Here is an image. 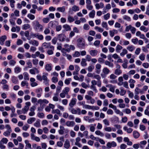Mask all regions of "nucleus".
Returning a JSON list of instances; mask_svg holds the SVG:
<instances>
[{
  "mask_svg": "<svg viewBox=\"0 0 149 149\" xmlns=\"http://www.w3.org/2000/svg\"><path fill=\"white\" fill-rule=\"evenodd\" d=\"M77 101V100L76 98H72L69 104V106L70 107H72L76 104Z\"/></svg>",
  "mask_w": 149,
  "mask_h": 149,
  "instance_id": "obj_7",
  "label": "nucleus"
},
{
  "mask_svg": "<svg viewBox=\"0 0 149 149\" xmlns=\"http://www.w3.org/2000/svg\"><path fill=\"white\" fill-rule=\"evenodd\" d=\"M11 132V131L7 130L3 133V134L6 136H8L10 135V133Z\"/></svg>",
  "mask_w": 149,
  "mask_h": 149,
  "instance_id": "obj_51",
  "label": "nucleus"
},
{
  "mask_svg": "<svg viewBox=\"0 0 149 149\" xmlns=\"http://www.w3.org/2000/svg\"><path fill=\"white\" fill-rule=\"evenodd\" d=\"M35 126L37 127H40V120H37L36 122L34 124Z\"/></svg>",
  "mask_w": 149,
  "mask_h": 149,
  "instance_id": "obj_37",
  "label": "nucleus"
},
{
  "mask_svg": "<svg viewBox=\"0 0 149 149\" xmlns=\"http://www.w3.org/2000/svg\"><path fill=\"white\" fill-rule=\"evenodd\" d=\"M127 53V50L125 49H123L122 52L120 53V55L122 56H124V55Z\"/></svg>",
  "mask_w": 149,
  "mask_h": 149,
  "instance_id": "obj_36",
  "label": "nucleus"
},
{
  "mask_svg": "<svg viewBox=\"0 0 149 149\" xmlns=\"http://www.w3.org/2000/svg\"><path fill=\"white\" fill-rule=\"evenodd\" d=\"M15 1L14 0H10V5L11 8H14L15 7L14 3H15Z\"/></svg>",
  "mask_w": 149,
  "mask_h": 149,
  "instance_id": "obj_58",
  "label": "nucleus"
},
{
  "mask_svg": "<svg viewBox=\"0 0 149 149\" xmlns=\"http://www.w3.org/2000/svg\"><path fill=\"white\" fill-rule=\"evenodd\" d=\"M52 80L53 83H56L58 81V79L56 77H53L52 79Z\"/></svg>",
  "mask_w": 149,
  "mask_h": 149,
  "instance_id": "obj_50",
  "label": "nucleus"
},
{
  "mask_svg": "<svg viewBox=\"0 0 149 149\" xmlns=\"http://www.w3.org/2000/svg\"><path fill=\"white\" fill-rule=\"evenodd\" d=\"M45 69L48 72H49L52 70V67L51 64H47L45 65Z\"/></svg>",
  "mask_w": 149,
  "mask_h": 149,
  "instance_id": "obj_18",
  "label": "nucleus"
},
{
  "mask_svg": "<svg viewBox=\"0 0 149 149\" xmlns=\"http://www.w3.org/2000/svg\"><path fill=\"white\" fill-rule=\"evenodd\" d=\"M29 107L28 106H25L24 108L22 109V113L25 114L29 110Z\"/></svg>",
  "mask_w": 149,
  "mask_h": 149,
  "instance_id": "obj_31",
  "label": "nucleus"
},
{
  "mask_svg": "<svg viewBox=\"0 0 149 149\" xmlns=\"http://www.w3.org/2000/svg\"><path fill=\"white\" fill-rule=\"evenodd\" d=\"M120 95H125L126 93V91L125 90H124L123 88H120Z\"/></svg>",
  "mask_w": 149,
  "mask_h": 149,
  "instance_id": "obj_44",
  "label": "nucleus"
},
{
  "mask_svg": "<svg viewBox=\"0 0 149 149\" xmlns=\"http://www.w3.org/2000/svg\"><path fill=\"white\" fill-rule=\"evenodd\" d=\"M95 30H97L98 31L100 32H102L104 31L103 29L97 26H95Z\"/></svg>",
  "mask_w": 149,
  "mask_h": 149,
  "instance_id": "obj_56",
  "label": "nucleus"
},
{
  "mask_svg": "<svg viewBox=\"0 0 149 149\" xmlns=\"http://www.w3.org/2000/svg\"><path fill=\"white\" fill-rule=\"evenodd\" d=\"M90 88L96 93L97 92V90L96 89V86H95L91 85L90 86Z\"/></svg>",
  "mask_w": 149,
  "mask_h": 149,
  "instance_id": "obj_54",
  "label": "nucleus"
},
{
  "mask_svg": "<svg viewBox=\"0 0 149 149\" xmlns=\"http://www.w3.org/2000/svg\"><path fill=\"white\" fill-rule=\"evenodd\" d=\"M11 81L12 82L15 84H16L18 82L17 78L14 76L12 77Z\"/></svg>",
  "mask_w": 149,
  "mask_h": 149,
  "instance_id": "obj_26",
  "label": "nucleus"
},
{
  "mask_svg": "<svg viewBox=\"0 0 149 149\" xmlns=\"http://www.w3.org/2000/svg\"><path fill=\"white\" fill-rule=\"evenodd\" d=\"M102 25L103 27L105 28L107 30L108 29L107 24L106 22H102Z\"/></svg>",
  "mask_w": 149,
  "mask_h": 149,
  "instance_id": "obj_42",
  "label": "nucleus"
},
{
  "mask_svg": "<svg viewBox=\"0 0 149 149\" xmlns=\"http://www.w3.org/2000/svg\"><path fill=\"white\" fill-rule=\"evenodd\" d=\"M35 120L36 118H31L28 120L27 122L28 123L31 124Z\"/></svg>",
  "mask_w": 149,
  "mask_h": 149,
  "instance_id": "obj_30",
  "label": "nucleus"
},
{
  "mask_svg": "<svg viewBox=\"0 0 149 149\" xmlns=\"http://www.w3.org/2000/svg\"><path fill=\"white\" fill-rule=\"evenodd\" d=\"M111 8V6L109 3L107 4L105 6V8L103 9V14L106 13V9L109 10Z\"/></svg>",
  "mask_w": 149,
  "mask_h": 149,
  "instance_id": "obj_20",
  "label": "nucleus"
},
{
  "mask_svg": "<svg viewBox=\"0 0 149 149\" xmlns=\"http://www.w3.org/2000/svg\"><path fill=\"white\" fill-rule=\"evenodd\" d=\"M86 60L84 58H83L81 59V65L83 67H85L87 65Z\"/></svg>",
  "mask_w": 149,
  "mask_h": 149,
  "instance_id": "obj_19",
  "label": "nucleus"
},
{
  "mask_svg": "<svg viewBox=\"0 0 149 149\" xmlns=\"http://www.w3.org/2000/svg\"><path fill=\"white\" fill-rule=\"evenodd\" d=\"M116 146L117 144L114 141H112L111 142H108L107 144V146L109 148H111L112 147H115Z\"/></svg>",
  "mask_w": 149,
  "mask_h": 149,
  "instance_id": "obj_6",
  "label": "nucleus"
},
{
  "mask_svg": "<svg viewBox=\"0 0 149 149\" xmlns=\"http://www.w3.org/2000/svg\"><path fill=\"white\" fill-rule=\"evenodd\" d=\"M60 130H58V132L59 134L61 135H63L64 134V127L62 126H60Z\"/></svg>",
  "mask_w": 149,
  "mask_h": 149,
  "instance_id": "obj_21",
  "label": "nucleus"
},
{
  "mask_svg": "<svg viewBox=\"0 0 149 149\" xmlns=\"http://www.w3.org/2000/svg\"><path fill=\"white\" fill-rule=\"evenodd\" d=\"M21 85L22 87H24L25 86H27L29 85V84L27 81H23L21 82Z\"/></svg>",
  "mask_w": 149,
  "mask_h": 149,
  "instance_id": "obj_48",
  "label": "nucleus"
},
{
  "mask_svg": "<svg viewBox=\"0 0 149 149\" xmlns=\"http://www.w3.org/2000/svg\"><path fill=\"white\" fill-rule=\"evenodd\" d=\"M65 38L66 36L65 35L62 33L59 34L58 36V38L61 41H64Z\"/></svg>",
  "mask_w": 149,
  "mask_h": 149,
  "instance_id": "obj_10",
  "label": "nucleus"
},
{
  "mask_svg": "<svg viewBox=\"0 0 149 149\" xmlns=\"http://www.w3.org/2000/svg\"><path fill=\"white\" fill-rule=\"evenodd\" d=\"M107 113L108 115H112L113 113V112L112 109H109L107 111Z\"/></svg>",
  "mask_w": 149,
  "mask_h": 149,
  "instance_id": "obj_64",
  "label": "nucleus"
},
{
  "mask_svg": "<svg viewBox=\"0 0 149 149\" xmlns=\"http://www.w3.org/2000/svg\"><path fill=\"white\" fill-rule=\"evenodd\" d=\"M63 27L64 29L66 31H70L71 30V28L70 26L67 24L63 25Z\"/></svg>",
  "mask_w": 149,
  "mask_h": 149,
  "instance_id": "obj_23",
  "label": "nucleus"
},
{
  "mask_svg": "<svg viewBox=\"0 0 149 149\" xmlns=\"http://www.w3.org/2000/svg\"><path fill=\"white\" fill-rule=\"evenodd\" d=\"M21 70V68L19 67H16L14 68V72L16 74L20 72Z\"/></svg>",
  "mask_w": 149,
  "mask_h": 149,
  "instance_id": "obj_27",
  "label": "nucleus"
},
{
  "mask_svg": "<svg viewBox=\"0 0 149 149\" xmlns=\"http://www.w3.org/2000/svg\"><path fill=\"white\" fill-rule=\"evenodd\" d=\"M57 10L59 12L63 13L65 10V7L63 6L61 7H58L57 8Z\"/></svg>",
  "mask_w": 149,
  "mask_h": 149,
  "instance_id": "obj_28",
  "label": "nucleus"
},
{
  "mask_svg": "<svg viewBox=\"0 0 149 149\" xmlns=\"http://www.w3.org/2000/svg\"><path fill=\"white\" fill-rule=\"evenodd\" d=\"M24 79L25 80H28L29 79V75L26 72H24L23 74Z\"/></svg>",
  "mask_w": 149,
  "mask_h": 149,
  "instance_id": "obj_39",
  "label": "nucleus"
},
{
  "mask_svg": "<svg viewBox=\"0 0 149 149\" xmlns=\"http://www.w3.org/2000/svg\"><path fill=\"white\" fill-rule=\"evenodd\" d=\"M27 17L31 20H33L35 18V16L31 14H28L27 15Z\"/></svg>",
  "mask_w": 149,
  "mask_h": 149,
  "instance_id": "obj_53",
  "label": "nucleus"
},
{
  "mask_svg": "<svg viewBox=\"0 0 149 149\" xmlns=\"http://www.w3.org/2000/svg\"><path fill=\"white\" fill-rule=\"evenodd\" d=\"M115 112L117 114H119L120 116H123V113L121 111H120V110L117 109V108H116V109L115 110Z\"/></svg>",
  "mask_w": 149,
  "mask_h": 149,
  "instance_id": "obj_45",
  "label": "nucleus"
},
{
  "mask_svg": "<svg viewBox=\"0 0 149 149\" xmlns=\"http://www.w3.org/2000/svg\"><path fill=\"white\" fill-rule=\"evenodd\" d=\"M69 110L73 114H78L79 115L81 114V109L79 108H77L76 109L74 108L69 109Z\"/></svg>",
  "mask_w": 149,
  "mask_h": 149,
  "instance_id": "obj_5",
  "label": "nucleus"
},
{
  "mask_svg": "<svg viewBox=\"0 0 149 149\" xmlns=\"http://www.w3.org/2000/svg\"><path fill=\"white\" fill-rule=\"evenodd\" d=\"M110 17V14L108 13L104 16V18L106 20L108 19Z\"/></svg>",
  "mask_w": 149,
  "mask_h": 149,
  "instance_id": "obj_59",
  "label": "nucleus"
},
{
  "mask_svg": "<svg viewBox=\"0 0 149 149\" xmlns=\"http://www.w3.org/2000/svg\"><path fill=\"white\" fill-rule=\"evenodd\" d=\"M140 29L141 30L143 31L144 32H146L148 31V29L143 26H141L140 28Z\"/></svg>",
  "mask_w": 149,
  "mask_h": 149,
  "instance_id": "obj_41",
  "label": "nucleus"
},
{
  "mask_svg": "<svg viewBox=\"0 0 149 149\" xmlns=\"http://www.w3.org/2000/svg\"><path fill=\"white\" fill-rule=\"evenodd\" d=\"M72 10L74 11L75 12L77 11H78L79 10V8L78 6L74 5L72 7Z\"/></svg>",
  "mask_w": 149,
  "mask_h": 149,
  "instance_id": "obj_63",
  "label": "nucleus"
},
{
  "mask_svg": "<svg viewBox=\"0 0 149 149\" xmlns=\"http://www.w3.org/2000/svg\"><path fill=\"white\" fill-rule=\"evenodd\" d=\"M80 56V53L78 51H75L74 54L73 55V56L74 57H78Z\"/></svg>",
  "mask_w": 149,
  "mask_h": 149,
  "instance_id": "obj_60",
  "label": "nucleus"
},
{
  "mask_svg": "<svg viewBox=\"0 0 149 149\" xmlns=\"http://www.w3.org/2000/svg\"><path fill=\"white\" fill-rule=\"evenodd\" d=\"M6 36L4 35L1 36L0 38V44L1 45H2L4 44V42L6 39Z\"/></svg>",
  "mask_w": 149,
  "mask_h": 149,
  "instance_id": "obj_12",
  "label": "nucleus"
},
{
  "mask_svg": "<svg viewBox=\"0 0 149 149\" xmlns=\"http://www.w3.org/2000/svg\"><path fill=\"white\" fill-rule=\"evenodd\" d=\"M135 49V47L133 45L128 46L127 47V49L130 52H132Z\"/></svg>",
  "mask_w": 149,
  "mask_h": 149,
  "instance_id": "obj_43",
  "label": "nucleus"
},
{
  "mask_svg": "<svg viewBox=\"0 0 149 149\" xmlns=\"http://www.w3.org/2000/svg\"><path fill=\"white\" fill-rule=\"evenodd\" d=\"M123 49V47L118 44L116 46V52L118 53H119L120 52V50H121Z\"/></svg>",
  "mask_w": 149,
  "mask_h": 149,
  "instance_id": "obj_24",
  "label": "nucleus"
},
{
  "mask_svg": "<svg viewBox=\"0 0 149 149\" xmlns=\"http://www.w3.org/2000/svg\"><path fill=\"white\" fill-rule=\"evenodd\" d=\"M81 86L83 88L85 89H86L89 87V86L88 85L84 82H82L81 84Z\"/></svg>",
  "mask_w": 149,
  "mask_h": 149,
  "instance_id": "obj_62",
  "label": "nucleus"
},
{
  "mask_svg": "<svg viewBox=\"0 0 149 149\" xmlns=\"http://www.w3.org/2000/svg\"><path fill=\"white\" fill-rule=\"evenodd\" d=\"M76 142L75 143V145L79 147H81L82 146L81 144L79 142L80 141L81 139L79 137H77L76 138Z\"/></svg>",
  "mask_w": 149,
  "mask_h": 149,
  "instance_id": "obj_11",
  "label": "nucleus"
},
{
  "mask_svg": "<svg viewBox=\"0 0 149 149\" xmlns=\"http://www.w3.org/2000/svg\"><path fill=\"white\" fill-rule=\"evenodd\" d=\"M77 45L79 48H84L85 46V43L83 41V39L82 38H80L77 40Z\"/></svg>",
  "mask_w": 149,
  "mask_h": 149,
  "instance_id": "obj_3",
  "label": "nucleus"
},
{
  "mask_svg": "<svg viewBox=\"0 0 149 149\" xmlns=\"http://www.w3.org/2000/svg\"><path fill=\"white\" fill-rule=\"evenodd\" d=\"M50 31L49 29V28H46L44 31V33L46 35L49 34L50 33Z\"/></svg>",
  "mask_w": 149,
  "mask_h": 149,
  "instance_id": "obj_47",
  "label": "nucleus"
},
{
  "mask_svg": "<svg viewBox=\"0 0 149 149\" xmlns=\"http://www.w3.org/2000/svg\"><path fill=\"white\" fill-rule=\"evenodd\" d=\"M101 65L99 64H97L95 66L96 72L97 74L100 73Z\"/></svg>",
  "mask_w": 149,
  "mask_h": 149,
  "instance_id": "obj_16",
  "label": "nucleus"
},
{
  "mask_svg": "<svg viewBox=\"0 0 149 149\" xmlns=\"http://www.w3.org/2000/svg\"><path fill=\"white\" fill-rule=\"evenodd\" d=\"M123 19L129 22L131 20L130 17L127 15H125L123 16Z\"/></svg>",
  "mask_w": 149,
  "mask_h": 149,
  "instance_id": "obj_46",
  "label": "nucleus"
},
{
  "mask_svg": "<svg viewBox=\"0 0 149 149\" xmlns=\"http://www.w3.org/2000/svg\"><path fill=\"white\" fill-rule=\"evenodd\" d=\"M70 146V142L67 139L64 144V147L66 149H68Z\"/></svg>",
  "mask_w": 149,
  "mask_h": 149,
  "instance_id": "obj_17",
  "label": "nucleus"
},
{
  "mask_svg": "<svg viewBox=\"0 0 149 149\" xmlns=\"http://www.w3.org/2000/svg\"><path fill=\"white\" fill-rule=\"evenodd\" d=\"M95 133L96 135L100 136L101 137H103L104 136V134L99 130L96 131Z\"/></svg>",
  "mask_w": 149,
  "mask_h": 149,
  "instance_id": "obj_34",
  "label": "nucleus"
},
{
  "mask_svg": "<svg viewBox=\"0 0 149 149\" xmlns=\"http://www.w3.org/2000/svg\"><path fill=\"white\" fill-rule=\"evenodd\" d=\"M114 73L115 74L118 75L122 73V71L120 69H116Z\"/></svg>",
  "mask_w": 149,
  "mask_h": 149,
  "instance_id": "obj_25",
  "label": "nucleus"
},
{
  "mask_svg": "<svg viewBox=\"0 0 149 149\" xmlns=\"http://www.w3.org/2000/svg\"><path fill=\"white\" fill-rule=\"evenodd\" d=\"M38 103L40 104V107H43L45 105L43 104V102L42 99H39L38 101Z\"/></svg>",
  "mask_w": 149,
  "mask_h": 149,
  "instance_id": "obj_52",
  "label": "nucleus"
},
{
  "mask_svg": "<svg viewBox=\"0 0 149 149\" xmlns=\"http://www.w3.org/2000/svg\"><path fill=\"white\" fill-rule=\"evenodd\" d=\"M75 124V123L74 121H68L65 123V125L68 127H73Z\"/></svg>",
  "mask_w": 149,
  "mask_h": 149,
  "instance_id": "obj_9",
  "label": "nucleus"
},
{
  "mask_svg": "<svg viewBox=\"0 0 149 149\" xmlns=\"http://www.w3.org/2000/svg\"><path fill=\"white\" fill-rule=\"evenodd\" d=\"M29 72L31 74H35L36 72L38 73L39 72L37 68H34L33 69L30 70Z\"/></svg>",
  "mask_w": 149,
  "mask_h": 149,
  "instance_id": "obj_14",
  "label": "nucleus"
},
{
  "mask_svg": "<svg viewBox=\"0 0 149 149\" xmlns=\"http://www.w3.org/2000/svg\"><path fill=\"white\" fill-rule=\"evenodd\" d=\"M98 52L96 50H91L89 52L90 54L92 56H96Z\"/></svg>",
  "mask_w": 149,
  "mask_h": 149,
  "instance_id": "obj_15",
  "label": "nucleus"
},
{
  "mask_svg": "<svg viewBox=\"0 0 149 149\" xmlns=\"http://www.w3.org/2000/svg\"><path fill=\"white\" fill-rule=\"evenodd\" d=\"M9 63L10 66H14L16 63V62L13 60H11L10 61Z\"/></svg>",
  "mask_w": 149,
  "mask_h": 149,
  "instance_id": "obj_49",
  "label": "nucleus"
},
{
  "mask_svg": "<svg viewBox=\"0 0 149 149\" xmlns=\"http://www.w3.org/2000/svg\"><path fill=\"white\" fill-rule=\"evenodd\" d=\"M93 78L97 79L98 81H100L101 77L99 75L95 74L93 76Z\"/></svg>",
  "mask_w": 149,
  "mask_h": 149,
  "instance_id": "obj_61",
  "label": "nucleus"
},
{
  "mask_svg": "<svg viewBox=\"0 0 149 149\" xmlns=\"http://www.w3.org/2000/svg\"><path fill=\"white\" fill-rule=\"evenodd\" d=\"M95 124H92L90 125V130L92 132H94L95 129Z\"/></svg>",
  "mask_w": 149,
  "mask_h": 149,
  "instance_id": "obj_38",
  "label": "nucleus"
},
{
  "mask_svg": "<svg viewBox=\"0 0 149 149\" xmlns=\"http://www.w3.org/2000/svg\"><path fill=\"white\" fill-rule=\"evenodd\" d=\"M144 93L143 91L141 90L139 88L136 87L135 90V93L136 95H138L139 93L143 94Z\"/></svg>",
  "mask_w": 149,
  "mask_h": 149,
  "instance_id": "obj_13",
  "label": "nucleus"
},
{
  "mask_svg": "<svg viewBox=\"0 0 149 149\" xmlns=\"http://www.w3.org/2000/svg\"><path fill=\"white\" fill-rule=\"evenodd\" d=\"M133 135L134 137L136 139L138 138L140 136L139 134V132L136 131H134L133 132Z\"/></svg>",
  "mask_w": 149,
  "mask_h": 149,
  "instance_id": "obj_29",
  "label": "nucleus"
},
{
  "mask_svg": "<svg viewBox=\"0 0 149 149\" xmlns=\"http://www.w3.org/2000/svg\"><path fill=\"white\" fill-rule=\"evenodd\" d=\"M32 26L34 30L37 32L42 31L43 29V26L39 23L37 20H35L32 22Z\"/></svg>",
  "mask_w": 149,
  "mask_h": 149,
  "instance_id": "obj_1",
  "label": "nucleus"
},
{
  "mask_svg": "<svg viewBox=\"0 0 149 149\" xmlns=\"http://www.w3.org/2000/svg\"><path fill=\"white\" fill-rule=\"evenodd\" d=\"M29 42L30 44H31L32 45L36 47L38 46L39 45L38 42V41L35 40H30L29 41Z\"/></svg>",
  "mask_w": 149,
  "mask_h": 149,
  "instance_id": "obj_8",
  "label": "nucleus"
},
{
  "mask_svg": "<svg viewBox=\"0 0 149 149\" xmlns=\"http://www.w3.org/2000/svg\"><path fill=\"white\" fill-rule=\"evenodd\" d=\"M94 67L93 65H91L88 67L87 69L89 72H91L94 69Z\"/></svg>",
  "mask_w": 149,
  "mask_h": 149,
  "instance_id": "obj_55",
  "label": "nucleus"
},
{
  "mask_svg": "<svg viewBox=\"0 0 149 149\" xmlns=\"http://www.w3.org/2000/svg\"><path fill=\"white\" fill-rule=\"evenodd\" d=\"M74 20V18L70 15H69L68 17V21L70 23H71Z\"/></svg>",
  "mask_w": 149,
  "mask_h": 149,
  "instance_id": "obj_35",
  "label": "nucleus"
},
{
  "mask_svg": "<svg viewBox=\"0 0 149 149\" xmlns=\"http://www.w3.org/2000/svg\"><path fill=\"white\" fill-rule=\"evenodd\" d=\"M51 45L50 42H44L42 44V47H44L45 48H48Z\"/></svg>",
  "mask_w": 149,
  "mask_h": 149,
  "instance_id": "obj_33",
  "label": "nucleus"
},
{
  "mask_svg": "<svg viewBox=\"0 0 149 149\" xmlns=\"http://www.w3.org/2000/svg\"><path fill=\"white\" fill-rule=\"evenodd\" d=\"M30 27V25L29 24H25L23 25V29L26 30H27Z\"/></svg>",
  "mask_w": 149,
  "mask_h": 149,
  "instance_id": "obj_57",
  "label": "nucleus"
},
{
  "mask_svg": "<svg viewBox=\"0 0 149 149\" xmlns=\"http://www.w3.org/2000/svg\"><path fill=\"white\" fill-rule=\"evenodd\" d=\"M48 75V74L47 73H44L43 74V75L42 77V80H43L44 81V82L45 84L47 86L49 85L48 82L49 80L47 78V76Z\"/></svg>",
  "mask_w": 149,
  "mask_h": 149,
  "instance_id": "obj_2",
  "label": "nucleus"
},
{
  "mask_svg": "<svg viewBox=\"0 0 149 149\" xmlns=\"http://www.w3.org/2000/svg\"><path fill=\"white\" fill-rule=\"evenodd\" d=\"M8 141V139L5 138H3L0 141V143L6 144Z\"/></svg>",
  "mask_w": 149,
  "mask_h": 149,
  "instance_id": "obj_32",
  "label": "nucleus"
},
{
  "mask_svg": "<svg viewBox=\"0 0 149 149\" xmlns=\"http://www.w3.org/2000/svg\"><path fill=\"white\" fill-rule=\"evenodd\" d=\"M104 63L105 65H108L109 67L113 68V64L108 61H106Z\"/></svg>",
  "mask_w": 149,
  "mask_h": 149,
  "instance_id": "obj_22",
  "label": "nucleus"
},
{
  "mask_svg": "<svg viewBox=\"0 0 149 149\" xmlns=\"http://www.w3.org/2000/svg\"><path fill=\"white\" fill-rule=\"evenodd\" d=\"M102 71L104 74H101V75L102 78L105 77H106V75L108 74L110 72V70L107 67L104 68L102 69Z\"/></svg>",
  "mask_w": 149,
  "mask_h": 149,
  "instance_id": "obj_4",
  "label": "nucleus"
},
{
  "mask_svg": "<svg viewBox=\"0 0 149 149\" xmlns=\"http://www.w3.org/2000/svg\"><path fill=\"white\" fill-rule=\"evenodd\" d=\"M95 14V12L94 10H92L89 14V17L91 18H94Z\"/></svg>",
  "mask_w": 149,
  "mask_h": 149,
  "instance_id": "obj_40",
  "label": "nucleus"
}]
</instances>
